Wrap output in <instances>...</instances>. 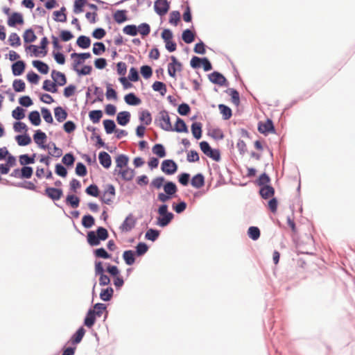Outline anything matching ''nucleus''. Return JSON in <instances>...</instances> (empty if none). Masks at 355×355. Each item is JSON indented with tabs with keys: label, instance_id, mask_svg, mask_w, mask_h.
Wrapping results in <instances>:
<instances>
[{
	"label": "nucleus",
	"instance_id": "1",
	"mask_svg": "<svg viewBox=\"0 0 355 355\" xmlns=\"http://www.w3.org/2000/svg\"><path fill=\"white\" fill-rule=\"evenodd\" d=\"M168 207L166 204H162L157 209V213L160 216L157 218V225L159 227H164L167 226L174 218V214L168 211Z\"/></svg>",
	"mask_w": 355,
	"mask_h": 355
},
{
	"label": "nucleus",
	"instance_id": "2",
	"mask_svg": "<svg viewBox=\"0 0 355 355\" xmlns=\"http://www.w3.org/2000/svg\"><path fill=\"white\" fill-rule=\"evenodd\" d=\"M155 121L158 123L159 126L164 130L172 131L173 126L171 123V119L168 112L166 110H162L159 112Z\"/></svg>",
	"mask_w": 355,
	"mask_h": 355
},
{
	"label": "nucleus",
	"instance_id": "3",
	"mask_svg": "<svg viewBox=\"0 0 355 355\" xmlns=\"http://www.w3.org/2000/svg\"><path fill=\"white\" fill-rule=\"evenodd\" d=\"M170 8L169 2L167 0H156L154 4L155 11L159 16H164Z\"/></svg>",
	"mask_w": 355,
	"mask_h": 355
},
{
	"label": "nucleus",
	"instance_id": "4",
	"mask_svg": "<svg viewBox=\"0 0 355 355\" xmlns=\"http://www.w3.org/2000/svg\"><path fill=\"white\" fill-rule=\"evenodd\" d=\"M161 169L166 175H173L178 170V165L173 159H165L162 162Z\"/></svg>",
	"mask_w": 355,
	"mask_h": 355
},
{
	"label": "nucleus",
	"instance_id": "5",
	"mask_svg": "<svg viewBox=\"0 0 355 355\" xmlns=\"http://www.w3.org/2000/svg\"><path fill=\"white\" fill-rule=\"evenodd\" d=\"M114 196L115 188L112 184H109L106 186V189L103 192L101 199L104 203L110 205Z\"/></svg>",
	"mask_w": 355,
	"mask_h": 355
},
{
	"label": "nucleus",
	"instance_id": "6",
	"mask_svg": "<svg viewBox=\"0 0 355 355\" xmlns=\"http://www.w3.org/2000/svg\"><path fill=\"white\" fill-rule=\"evenodd\" d=\"M210 82L214 84L224 86L227 85V79L225 77L218 71H214L208 75Z\"/></svg>",
	"mask_w": 355,
	"mask_h": 355
},
{
	"label": "nucleus",
	"instance_id": "7",
	"mask_svg": "<svg viewBox=\"0 0 355 355\" xmlns=\"http://www.w3.org/2000/svg\"><path fill=\"white\" fill-rule=\"evenodd\" d=\"M46 139V135L41 130H37L33 135V140L37 144V146L42 149H47L49 145L44 144V141Z\"/></svg>",
	"mask_w": 355,
	"mask_h": 355
},
{
	"label": "nucleus",
	"instance_id": "8",
	"mask_svg": "<svg viewBox=\"0 0 355 355\" xmlns=\"http://www.w3.org/2000/svg\"><path fill=\"white\" fill-rule=\"evenodd\" d=\"M44 193L53 201L60 200L63 196L62 189L54 187H47Z\"/></svg>",
	"mask_w": 355,
	"mask_h": 355
},
{
	"label": "nucleus",
	"instance_id": "9",
	"mask_svg": "<svg viewBox=\"0 0 355 355\" xmlns=\"http://www.w3.org/2000/svg\"><path fill=\"white\" fill-rule=\"evenodd\" d=\"M114 174H119L121 176L122 179L125 181H130L135 176V170L129 167L124 169L118 170L116 168L114 171Z\"/></svg>",
	"mask_w": 355,
	"mask_h": 355
},
{
	"label": "nucleus",
	"instance_id": "10",
	"mask_svg": "<svg viewBox=\"0 0 355 355\" xmlns=\"http://www.w3.org/2000/svg\"><path fill=\"white\" fill-rule=\"evenodd\" d=\"M258 130L263 134L266 135L269 132H275V127L271 119H267L265 123L259 122Z\"/></svg>",
	"mask_w": 355,
	"mask_h": 355
},
{
	"label": "nucleus",
	"instance_id": "11",
	"mask_svg": "<svg viewBox=\"0 0 355 355\" xmlns=\"http://www.w3.org/2000/svg\"><path fill=\"white\" fill-rule=\"evenodd\" d=\"M24 24L23 15L19 12H13L8 19V25L15 27L17 24Z\"/></svg>",
	"mask_w": 355,
	"mask_h": 355
},
{
	"label": "nucleus",
	"instance_id": "12",
	"mask_svg": "<svg viewBox=\"0 0 355 355\" xmlns=\"http://www.w3.org/2000/svg\"><path fill=\"white\" fill-rule=\"evenodd\" d=\"M135 220L132 214H129L120 226V229L123 232H129L135 227Z\"/></svg>",
	"mask_w": 355,
	"mask_h": 355
},
{
	"label": "nucleus",
	"instance_id": "13",
	"mask_svg": "<svg viewBox=\"0 0 355 355\" xmlns=\"http://www.w3.org/2000/svg\"><path fill=\"white\" fill-rule=\"evenodd\" d=\"M12 72L15 76L22 74L26 68V63L23 60H17L12 64Z\"/></svg>",
	"mask_w": 355,
	"mask_h": 355
},
{
	"label": "nucleus",
	"instance_id": "14",
	"mask_svg": "<svg viewBox=\"0 0 355 355\" xmlns=\"http://www.w3.org/2000/svg\"><path fill=\"white\" fill-rule=\"evenodd\" d=\"M51 78L59 86H63L67 83V78L64 73L60 71L53 70L51 72Z\"/></svg>",
	"mask_w": 355,
	"mask_h": 355
},
{
	"label": "nucleus",
	"instance_id": "15",
	"mask_svg": "<svg viewBox=\"0 0 355 355\" xmlns=\"http://www.w3.org/2000/svg\"><path fill=\"white\" fill-rule=\"evenodd\" d=\"M130 120V113L128 111H122L117 114L116 121L122 126L126 125Z\"/></svg>",
	"mask_w": 355,
	"mask_h": 355
},
{
	"label": "nucleus",
	"instance_id": "16",
	"mask_svg": "<svg viewBox=\"0 0 355 355\" xmlns=\"http://www.w3.org/2000/svg\"><path fill=\"white\" fill-rule=\"evenodd\" d=\"M98 159L100 164L105 168H108L110 167L112 164V159L110 155L105 152H101L98 154Z\"/></svg>",
	"mask_w": 355,
	"mask_h": 355
},
{
	"label": "nucleus",
	"instance_id": "17",
	"mask_svg": "<svg viewBox=\"0 0 355 355\" xmlns=\"http://www.w3.org/2000/svg\"><path fill=\"white\" fill-rule=\"evenodd\" d=\"M96 317L95 310L89 309L84 320V324L88 328L92 327L95 324Z\"/></svg>",
	"mask_w": 355,
	"mask_h": 355
},
{
	"label": "nucleus",
	"instance_id": "18",
	"mask_svg": "<svg viewBox=\"0 0 355 355\" xmlns=\"http://www.w3.org/2000/svg\"><path fill=\"white\" fill-rule=\"evenodd\" d=\"M172 131L177 132H188V128L183 119L177 116L176 122L174 127H173Z\"/></svg>",
	"mask_w": 355,
	"mask_h": 355
},
{
	"label": "nucleus",
	"instance_id": "19",
	"mask_svg": "<svg viewBox=\"0 0 355 355\" xmlns=\"http://www.w3.org/2000/svg\"><path fill=\"white\" fill-rule=\"evenodd\" d=\"M32 64L33 66L35 67L41 73L46 74L49 73V67L46 63L44 62L43 61L36 60H33Z\"/></svg>",
	"mask_w": 355,
	"mask_h": 355
},
{
	"label": "nucleus",
	"instance_id": "20",
	"mask_svg": "<svg viewBox=\"0 0 355 355\" xmlns=\"http://www.w3.org/2000/svg\"><path fill=\"white\" fill-rule=\"evenodd\" d=\"M191 184L196 189L201 188L205 184L204 175L202 173L194 175L191 179Z\"/></svg>",
	"mask_w": 355,
	"mask_h": 355
},
{
	"label": "nucleus",
	"instance_id": "21",
	"mask_svg": "<svg viewBox=\"0 0 355 355\" xmlns=\"http://www.w3.org/2000/svg\"><path fill=\"white\" fill-rule=\"evenodd\" d=\"M125 102L129 105L136 106L141 103V99L134 93H129L124 97Z\"/></svg>",
	"mask_w": 355,
	"mask_h": 355
},
{
	"label": "nucleus",
	"instance_id": "22",
	"mask_svg": "<svg viewBox=\"0 0 355 355\" xmlns=\"http://www.w3.org/2000/svg\"><path fill=\"white\" fill-rule=\"evenodd\" d=\"M127 10H118L113 15L114 21L118 24H122L128 20Z\"/></svg>",
	"mask_w": 355,
	"mask_h": 355
},
{
	"label": "nucleus",
	"instance_id": "23",
	"mask_svg": "<svg viewBox=\"0 0 355 355\" xmlns=\"http://www.w3.org/2000/svg\"><path fill=\"white\" fill-rule=\"evenodd\" d=\"M163 189L165 193L170 195L171 196H173L176 192L178 191V188L176 184L171 181H168L165 182L163 186Z\"/></svg>",
	"mask_w": 355,
	"mask_h": 355
},
{
	"label": "nucleus",
	"instance_id": "24",
	"mask_svg": "<svg viewBox=\"0 0 355 355\" xmlns=\"http://www.w3.org/2000/svg\"><path fill=\"white\" fill-rule=\"evenodd\" d=\"M54 115L58 122H62L67 119V112L62 107L58 106L54 108Z\"/></svg>",
	"mask_w": 355,
	"mask_h": 355
},
{
	"label": "nucleus",
	"instance_id": "25",
	"mask_svg": "<svg viewBox=\"0 0 355 355\" xmlns=\"http://www.w3.org/2000/svg\"><path fill=\"white\" fill-rule=\"evenodd\" d=\"M135 253L133 250H125L123 253V259L125 263L128 266H132L135 262Z\"/></svg>",
	"mask_w": 355,
	"mask_h": 355
},
{
	"label": "nucleus",
	"instance_id": "26",
	"mask_svg": "<svg viewBox=\"0 0 355 355\" xmlns=\"http://www.w3.org/2000/svg\"><path fill=\"white\" fill-rule=\"evenodd\" d=\"M261 196L264 199H268L275 193V189L269 185L263 186L259 191Z\"/></svg>",
	"mask_w": 355,
	"mask_h": 355
},
{
	"label": "nucleus",
	"instance_id": "27",
	"mask_svg": "<svg viewBox=\"0 0 355 355\" xmlns=\"http://www.w3.org/2000/svg\"><path fill=\"white\" fill-rule=\"evenodd\" d=\"M36 154L29 156L28 154H23L19 157V161L21 165L27 166L28 164H34Z\"/></svg>",
	"mask_w": 355,
	"mask_h": 355
},
{
	"label": "nucleus",
	"instance_id": "28",
	"mask_svg": "<svg viewBox=\"0 0 355 355\" xmlns=\"http://www.w3.org/2000/svg\"><path fill=\"white\" fill-rule=\"evenodd\" d=\"M114 294V290L112 287H107L105 289H102L100 293V298L104 302L110 301Z\"/></svg>",
	"mask_w": 355,
	"mask_h": 355
},
{
	"label": "nucleus",
	"instance_id": "29",
	"mask_svg": "<svg viewBox=\"0 0 355 355\" xmlns=\"http://www.w3.org/2000/svg\"><path fill=\"white\" fill-rule=\"evenodd\" d=\"M76 44L80 48L85 49L90 46L91 40L87 36L80 35L78 37Z\"/></svg>",
	"mask_w": 355,
	"mask_h": 355
},
{
	"label": "nucleus",
	"instance_id": "30",
	"mask_svg": "<svg viewBox=\"0 0 355 355\" xmlns=\"http://www.w3.org/2000/svg\"><path fill=\"white\" fill-rule=\"evenodd\" d=\"M87 239L91 246H96L100 244L101 240L94 231H89L87 233Z\"/></svg>",
	"mask_w": 355,
	"mask_h": 355
},
{
	"label": "nucleus",
	"instance_id": "31",
	"mask_svg": "<svg viewBox=\"0 0 355 355\" xmlns=\"http://www.w3.org/2000/svg\"><path fill=\"white\" fill-rule=\"evenodd\" d=\"M85 334V330L83 327H80L76 332L71 337V343L73 345L78 344L81 342L84 335Z\"/></svg>",
	"mask_w": 355,
	"mask_h": 355
},
{
	"label": "nucleus",
	"instance_id": "32",
	"mask_svg": "<svg viewBox=\"0 0 355 355\" xmlns=\"http://www.w3.org/2000/svg\"><path fill=\"white\" fill-rule=\"evenodd\" d=\"M195 33L191 30L187 28L182 32V38L187 44L192 43L195 40Z\"/></svg>",
	"mask_w": 355,
	"mask_h": 355
},
{
	"label": "nucleus",
	"instance_id": "33",
	"mask_svg": "<svg viewBox=\"0 0 355 355\" xmlns=\"http://www.w3.org/2000/svg\"><path fill=\"white\" fill-rule=\"evenodd\" d=\"M19 146H25L31 142V138L28 134L19 135L15 137Z\"/></svg>",
	"mask_w": 355,
	"mask_h": 355
},
{
	"label": "nucleus",
	"instance_id": "34",
	"mask_svg": "<svg viewBox=\"0 0 355 355\" xmlns=\"http://www.w3.org/2000/svg\"><path fill=\"white\" fill-rule=\"evenodd\" d=\"M42 89L51 93H55L58 91L56 83L55 81L52 82L49 80H45L44 81Z\"/></svg>",
	"mask_w": 355,
	"mask_h": 355
},
{
	"label": "nucleus",
	"instance_id": "35",
	"mask_svg": "<svg viewBox=\"0 0 355 355\" xmlns=\"http://www.w3.org/2000/svg\"><path fill=\"white\" fill-rule=\"evenodd\" d=\"M115 161L116 164V168H119L120 169H121L128 165L129 158L127 155L121 154L116 157Z\"/></svg>",
	"mask_w": 355,
	"mask_h": 355
},
{
	"label": "nucleus",
	"instance_id": "36",
	"mask_svg": "<svg viewBox=\"0 0 355 355\" xmlns=\"http://www.w3.org/2000/svg\"><path fill=\"white\" fill-rule=\"evenodd\" d=\"M191 132L196 139H200L202 137V124L199 122H194L191 125Z\"/></svg>",
	"mask_w": 355,
	"mask_h": 355
},
{
	"label": "nucleus",
	"instance_id": "37",
	"mask_svg": "<svg viewBox=\"0 0 355 355\" xmlns=\"http://www.w3.org/2000/svg\"><path fill=\"white\" fill-rule=\"evenodd\" d=\"M28 119L31 123L35 126H37L41 123L40 114L38 111H32L28 114Z\"/></svg>",
	"mask_w": 355,
	"mask_h": 355
},
{
	"label": "nucleus",
	"instance_id": "38",
	"mask_svg": "<svg viewBox=\"0 0 355 355\" xmlns=\"http://www.w3.org/2000/svg\"><path fill=\"white\" fill-rule=\"evenodd\" d=\"M139 121L146 125H148L152 122L151 114L148 110H144L139 113Z\"/></svg>",
	"mask_w": 355,
	"mask_h": 355
},
{
	"label": "nucleus",
	"instance_id": "39",
	"mask_svg": "<svg viewBox=\"0 0 355 355\" xmlns=\"http://www.w3.org/2000/svg\"><path fill=\"white\" fill-rule=\"evenodd\" d=\"M105 132L108 135L112 134L116 130V124L112 119H105L103 122Z\"/></svg>",
	"mask_w": 355,
	"mask_h": 355
},
{
	"label": "nucleus",
	"instance_id": "40",
	"mask_svg": "<svg viewBox=\"0 0 355 355\" xmlns=\"http://www.w3.org/2000/svg\"><path fill=\"white\" fill-rule=\"evenodd\" d=\"M65 10L66 8L63 6L60 8V10L54 11V20L56 21L65 22L67 21V16L64 13Z\"/></svg>",
	"mask_w": 355,
	"mask_h": 355
},
{
	"label": "nucleus",
	"instance_id": "41",
	"mask_svg": "<svg viewBox=\"0 0 355 355\" xmlns=\"http://www.w3.org/2000/svg\"><path fill=\"white\" fill-rule=\"evenodd\" d=\"M102 116L103 112L101 110H92L89 113V117L94 123H98Z\"/></svg>",
	"mask_w": 355,
	"mask_h": 355
},
{
	"label": "nucleus",
	"instance_id": "42",
	"mask_svg": "<svg viewBox=\"0 0 355 355\" xmlns=\"http://www.w3.org/2000/svg\"><path fill=\"white\" fill-rule=\"evenodd\" d=\"M260 230L257 227L251 226L248 228V235L253 241H257L260 237Z\"/></svg>",
	"mask_w": 355,
	"mask_h": 355
},
{
	"label": "nucleus",
	"instance_id": "43",
	"mask_svg": "<svg viewBox=\"0 0 355 355\" xmlns=\"http://www.w3.org/2000/svg\"><path fill=\"white\" fill-rule=\"evenodd\" d=\"M66 203L72 208H77L80 204V198L75 195H68L66 198Z\"/></svg>",
	"mask_w": 355,
	"mask_h": 355
},
{
	"label": "nucleus",
	"instance_id": "44",
	"mask_svg": "<svg viewBox=\"0 0 355 355\" xmlns=\"http://www.w3.org/2000/svg\"><path fill=\"white\" fill-rule=\"evenodd\" d=\"M152 88L154 91L159 92L162 96H164L166 92V85L160 81H155L153 84Z\"/></svg>",
	"mask_w": 355,
	"mask_h": 355
},
{
	"label": "nucleus",
	"instance_id": "45",
	"mask_svg": "<svg viewBox=\"0 0 355 355\" xmlns=\"http://www.w3.org/2000/svg\"><path fill=\"white\" fill-rule=\"evenodd\" d=\"M23 37L26 43H31L36 40V35L32 28L27 29L24 32Z\"/></svg>",
	"mask_w": 355,
	"mask_h": 355
},
{
	"label": "nucleus",
	"instance_id": "46",
	"mask_svg": "<svg viewBox=\"0 0 355 355\" xmlns=\"http://www.w3.org/2000/svg\"><path fill=\"white\" fill-rule=\"evenodd\" d=\"M219 110L223 114V117L225 120L230 119L232 115V110L224 104H220L218 105Z\"/></svg>",
	"mask_w": 355,
	"mask_h": 355
},
{
	"label": "nucleus",
	"instance_id": "47",
	"mask_svg": "<svg viewBox=\"0 0 355 355\" xmlns=\"http://www.w3.org/2000/svg\"><path fill=\"white\" fill-rule=\"evenodd\" d=\"M154 154L157 155L159 157H164L166 155L164 146L161 144H156L152 149Z\"/></svg>",
	"mask_w": 355,
	"mask_h": 355
},
{
	"label": "nucleus",
	"instance_id": "48",
	"mask_svg": "<svg viewBox=\"0 0 355 355\" xmlns=\"http://www.w3.org/2000/svg\"><path fill=\"white\" fill-rule=\"evenodd\" d=\"M159 236V231L155 229L150 228L148 230L145 234V238L149 241H155Z\"/></svg>",
	"mask_w": 355,
	"mask_h": 355
},
{
	"label": "nucleus",
	"instance_id": "49",
	"mask_svg": "<svg viewBox=\"0 0 355 355\" xmlns=\"http://www.w3.org/2000/svg\"><path fill=\"white\" fill-rule=\"evenodd\" d=\"M94 218L92 215H85L82 218V225L85 228L92 227L94 225Z\"/></svg>",
	"mask_w": 355,
	"mask_h": 355
},
{
	"label": "nucleus",
	"instance_id": "50",
	"mask_svg": "<svg viewBox=\"0 0 355 355\" xmlns=\"http://www.w3.org/2000/svg\"><path fill=\"white\" fill-rule=\"evenodd\" d=\"M12 87L16 92H22L25 90L26 85L21 79H15L12 83Z\"/></svg>",
	"mask_w": 355,
	"mask_h": 355
},
{
	"label": "nucleus",
	"instance_id": "51",
	"mask_svg": "<svg viewBox=\"0 0 355 355\" xmlns=\"http://www.w3.org/2000/svg\"><path fill=\"white\" fill-rule=\"evenodd\" d=\"M33 173V168L28 166H23L21 168L20 178H31Z\"/></svg>",
	"mask_w": 355,
	"mask_h": 355
},
{
	"label": "nucleus",
	"instance_id": "52",
	"mask_svg": "<svg viewBox=\"0 0 355 355\" xmlns=\"http://www.w3.org/2000/svg\"><path fill=\"white\" fill-rule=\"evenodd\" d=\"M148 250V246L147 245L146 243H143V242H139L136 246V251L135 253L138 257H141V256H143L144 254H145L147 252Z\"/></svg>",
	"mask_w": 355,
	"mask_h": 355
},
{
	"label": "nucleus",
	"instance_id": "53",
	"mask_svg": "<svg viewBox=\"0 0 355 355\" xmlns=\"http://www.w3.org/2000/svg\"><path fill=\"white\" fill-rule=\"evenodd\" d=\"M123 31L125 34L130 35V36H135L138 34V28L136 25L134 24H130L125 26Z\"/></svg>",
	"mask_w": 355,
	"mask_h": 355
},
{
	"label": "nucleus",
	"instance_id": "54",
	"mask_svg": "<svg viewBox=\"0 0 355 355\" xmlns=\"http://www.w3.org/2000/svg\"><path fill=\"white\" fill-rule=\"evenodd\" d=\"M12 116L17 119L21 120L25 117V110L21 107H17L12 112Z\"/></svg>",
	"mask_w": 355,
	"mask_h": 355
},
{
	"label": "nucleus",
	"instance_id": "55",
	"mask_svg": "<svg viewBox=\"0 0 355 355\" xmlns=\"http://www.w3.org/2000/svg\"><path fill=\"white\" fill-rule=\"evenodd\" d=\"M105 51V46L103 42H97L94 44V47H93L92 51L94 55H99Z\"/></svg>",
	"mask_w": 355,
	"mask_h": 355
},
{
	"label": "nucleus",
	"instance_id": "56",
	"mask_svg": "<svg viewBox=\"0 0 355 355\" xmlns=\"http://www.w3.org/2000/svg\"><path fill=\"white\" fill-rule=\"evenodd\" d=\"M41 112L44 120L48 123H52L53 119L51 111L46 107H42Z\"/></svg>",
	"mask_w": 355,
	"mask_h": 355
},
{
	"label": "nucleus",
	"instance_id": "57",
	"mask_svg": "<svg viewBox=\"0 0 355 355\" xmlns=\"http://www.w3.org/2000/svg\"><path fill=\"white\" fill-rule=\"evenodd\" d=\"M76 173L77 175L84 177L87 173V170L85 165L82 162H78L76 167Z\"/></svg>",
	"mask_w": 355,
	"mask_h": 355
},
{
	"label": "nucleus",
	"instance_id": "58",
	"mask_svg": "<svg viewBox=\"0 0 355 355\" xmlns=\"http://www.w3.org/2000/svg\"><path fill=\"white\" fill-rule=\"evenodd\" d=\"M227 92L231 96L232 101L236 105H238L240 103L239 94L235 89H229Z\"/></svg>",
	"mask_w": 355,
	"mask_h": 355
},
{
	"label": "nucleus",
	"instance_id": "59",
	"mask_svg": "<svg viewBox=\"0 0 355 355\" xmlns=\"http://www.w3.org/2000/svg\"><path fill=\"white\" fill-rule=\"evenodd\" d=\"M62 162L64 164H65L66 166H72L73 164H74V162H75V157L74 155L69 153H67L65 154L62 159Z\"/></svg>",
	"mask_w": 355,
	"mask_h": 355
},
{
	"label": "nucleus",
	"instance_id": "60",
	"mask_svg": "<svg viewBox=\"0 0 355 355\" xmlns=\"http://www.w3.org/2000/svg\"><path fill=\"white\" fill-rule=\"evenodd\" d=\"M94 254L98 258L109 259L111 257V255L103 248L96 249Z\"/></svg>",
	"mask_w": 355,
	"mask_h": 355
},
{
	"label": "nucleus",
	"instance_id": "61",
	"mask_svg": "<svg viewBox=\"0 0 355 355\" xmlns=\"http://www.w3.org/2000/svg\"><path fill=\"white\" fill-rule=\"evenodd\" d=\"M8 41L10 42V45L12 46H18L21 44L20 37L15 33H12L10 35Z\"/></svg>",
	"mask_w": 355,
	"mask_h": 355
},
{
	"label": "nucleus",
	"instance_id": "62",
	"mask_svg": "<svg viewBox=\"0 0 355 355\" xmlns=\"http://www.w3.org/2000/svg\"><path fill=\"white\" fill-rule=\"evenodd\" d=\"M138 33H139L142 36L148 35L150 32V27L147 23H142L139 26H137Z\"/></svg>",
	"mask_w": 355,
	"mask_h": 355
},
{
	"label": "nucleus",
	"instance_id": "63",
	"mask_svg": "<svg viewBox=\"0 0 355 355\" xmlns=\"http://www.w3.org/2000/svg\"><path fill=\"white\" fill-rule=\"evenodd\" d=\"M85 192L87 195H89L93 197H97L99 194V190L98 187L94 184H90L89 187H87Z\"/></svg>",
	"mask_w": 355,
	"mask_h": 355
},
{
	"label": "nucleus",
	"instance_id": "64",
	"mask_svg": "<svg viewBox=\"0 0 355 355\" xmlns=\"http://www.w3.org/2000/svg\"><path fill=\"white\" fill-rule=\"evenodd\" d=\"M140 72L145 79L150 78L153 74L152 68L148 65H143L140 69Z\"/></svg>",
	"mask_w": 355,
	"mask_h": 355
}]
</instances>
